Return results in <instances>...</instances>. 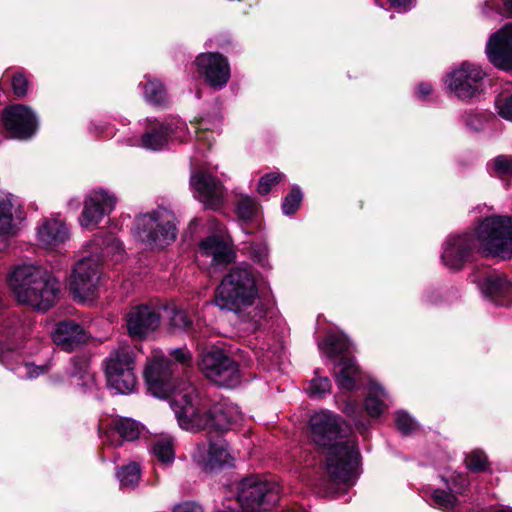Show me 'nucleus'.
I'll return each mask as SVG.
<instances>
[{
  "mask_svg": "<svg viewBox=\"0 0 512 512\" xmlns=\"http://www.w3.org/2000/svg\"><path fill=\"white\" fill-rule=\"evenodd\" d=\"M74 370L71 374L72 383L81 386H90L94 383V377L88 370L87 361L84 359H73Z\"/></svg>",
  "mask_w": 512,
  "mask_h": 512,
  "instance_id": "30",
  "label": "nucleus"
},
{
  "mask_svg": "<svg viewBox=\"0 0 512 512\" xmlns=\"http://www.w3.org/2000/svg\"><path fill=\"white\" fill-rule=\"evenodd\" d=\"M493 170L499 175H506L512 172V158L505 155L497 156L493 160Z\"/></svg>",
  "mask_w": 512,
  "mask_h": 512,
  "instance_id": "43",
  "label": "nucleus"
},
{
  "mask_svg": "<svg viewBox=\"0 0 512 512\" xmlns=\"http://www.w3.org/2000/svg\"><path fill=\"white\" fill-rule=\"evenodd\" d=\"M258 300L255 276L247 267H236L224 276L215 294V303L221 309L238 314L244 321L257 325L264 317Z\"/></svg>",
  "mask_w": 512,
  "mask_h": 512,
  "instance_id": "4",
  "label": "nucleus"
},
{
  "mask_svg": "<svg viewBox=\"0 0 512 512\" xmlns=\"http://www.w3.org/2000/svg\"><path fill=\"white\" fill-rule=\"evenodd\" d=\"M113 429L126 441L136 440L141 432L139 423L130 418H119L114 420Z\"/></svg>",
  "mask_w": 512,
  "mask_h": 512,
  "instance_id": "29",
  "label": "nucleus"
},
{
  "mask_svg": "<svg viewBox=\"0 0 512 512\" xmlns=\"http://www.w3.org/2000/svg\"><path fill=\"white\" fill-rule=\"evenodd\" d=\"M509 259L512 256V218L492 216L482 220L475 234L451 235L444 243L442 261L449 269H459L472 251Z\"/></svg>",
  "mask_w": 512,
  "mask_h": 512,
  "instance_id": "3",
  "label": "nucleus"
},
{
  "mask_svg": "<svg viewBox=\"0 0 512 512\" xmlns=\"http://www.w3.org/2000/svg\"><path fill=\"white\" fill-rule=\"evenodd\" d=\"M190 183L198 193L197 198L207 208L216 209L222 205L224 189L213 176L205 172H198L191 176Z\"/></svg>",
  "mask_w": 512,
  "mask_h": 512,
  "instance_id": "18",
  "label": "nucleus"
},
{
  "mask_svg": "<svg viewBox=\"0 0 512 512\" xmlns=\"http://www.w3.org/2000/svg\"><path fill=\"white\" fill-rule=\"evenodd\" d=\"M28 81L22 74H17L12 79L13 92L17 97H24L27 94Z\"/></svg>",
  "mask_w": 512,
  "mask_h": 512,
  "instance_id": "45",
  "label": "nucleus"
},
{
  "mask_svg": "<svg viewBox=\"0 0 512 512\" xmlns=\"http://www.w3.org/2000/svg\"><path fill=\"white\" fill-rule=\"evenodd\" d=\"M494 512H512V507L500 505L495 508Z\"/></svg>",
  "mask_w": 512,
  "mask_h": 512,
  "instance_id": "55",
  "label": "nucleus"
},
{
  "mask_svg": "<svg viewBox=\"0 0 512 512\" xmlns=\"http://www.w3.org/2000/svg\"><path fill=\"white\" fill-rule=\"evenodd\" d=\"M432 91V87L428 83H421L417 88V93L421 98H425Z\"/></svg>",
  "mask_w": 512,
  "mask_h": 512,
  "instance_id": "50",
  "label": "nucleus"
},
{
  "mask_svg": "<svg viewBox=\"0 0 512 512\" xmlns=\"http://www.w3.org/2000/svg\"><path fill=\"white\" fill-rule=\"evenodd\" d=\"M356 411V405L351 403V402H347L345 404V407H344V412L350 416V417H354V413Z\"/></svg>",
  "mask_w": 512,
  "mask_h": 512,
  "instance_id": "52",
  "label": "nucleus"
},
{
  "mask_svg": "<svg viewBox=\"0 0 512 512\" xmlns=\"http://www.w3.org/2000/svg\"><path fill=\"white\" fill-rule=\"evenodd\" d=\"M200 256L211 257L212 265L227 264L231 260V250L228 244L217 236H210L199 245Z\"/></svg>",
  "mask_w": 512,
  "mask_h": 512,
  "instance_id": "22",
  "label": "nucleus"
},
{
  "mask_svg": "<svg viewBox=\"0 0 512 512\" xmlns=\"http://www.w3.org/2000/svg\"><path fill=\"white\" fill-rule=\"evenodd\" d=\"M171 356H173V358H174L177 362H179V363H181V364H183V365H187V364H189V363H190V361H191V355H190V353H189L187 350H185V349H181V348H179V349H174V350H172V351H171Z\"/></svg>",
  "mask_w": 512,
  "mask_h": 512,
  "instance_id": "47",
  "label": "nucleus"
},
{
  "mask_svg": "<svg viewBox=\"0 0 512 512\" xmlns=\"http://www.w3.org/2000/svg\"><path fill=\"white\" fill-rule=\"evenodd\" d=\"M486 54L495 67L503 70L512 69V23L490 36Z\"/></svg>",
  "mask_w": 512,
  "mask_h": 512,
  "instance_id": "13",
  "label": "nucleus"
},
{
  "mask_svg": "<svg viewBox=\"0 0 512 512\" xmlns=\"http://www.w3.org/2000/svg\"><path fill=\"white\" fill-rule=\"evenodd\" d=\"M135 368H125L119 372L115 364L106 367V376L108 384L121 394H127L134 391L136 387Z\"/></svg>",
  "mask_w": 512,
  "mask_h": 512,
  "instance_id": "23",
  "label": "nucleus"
},
{
  "mask_svg": "<svg viewBox=\"0 0 512 512\" xmlns=\"http://www.w3.org/2000/svg\"><path fill=\"white\" fill-rule=\"evenodd\" d=\"M388 395L376 383H370L365 398V409L371 417H379L388 409Z\"/></svg>",
  "mask_w": 512,
  "mask_h": 512,
  "instance_id": "25",
  "label": "nucleus"
},
{
  "mask_svg": "<svg viewBox=\"0 0 512 512\" xmlns=\"http://www.w3.org/2000/svg\"><path fill=\"white\" fill-rule=\"evenodd\" d=\"M101 258L93 254L81 258L70 276V289L81 302L90 301L96 295L101 281Z\"/></svg>",
  "mask_w": 512,
  "mask_h": 512,
  "instance_id": "8",
  "label": "nucleus"
},
{
  "mask_svg": "<svg viewBox=\"0 0 512 512\" xmlns=\"http://www.w3.org/2000/svg\"><path fill=\"white\" fill-rule=\"evenodd\" d=\"M260 263H262L263 265H265V262H266V256H263L262 258H260L258 260Z\"/></svg>",
  "mask_w": 512,
  "mask_h": 512,
  "instance_id": "56",
  "label": "nucleus"
},
{
  "mask_svg": "<svg viewBox=\"0 0 512 512\" xmlns=\"http://www.w3.org/2000/svg\"><path fill=\"white\" fill-rule=\"evenodd\" d=\"M498 114L505 120L512 122V94L501 95L495 100Z\"/></svg>",
  "mask_w": 512,
  "mask_h": 512,
  "instance_id": "41",
  "label": "nucleus"
},
{
  "mask_svg": "<svg viewBox=\"0 0 512 512\" xmlns=\"http://www.w3.org/2000/svg\"><path fill=\"white\" fill-rule=\"evenodd\" d=\"M2 118L4 127L12 138L28 139L36 131V116L27 106H12L4 111Z\"/></svg>",
  "mask_w": 512,
  "mask_h": 512,
  "instance_id": "11",
  "label": "nucleus"
},
{
  "mask_svg": "<svg viewBox=\"0 0 512 512\" xmlns=\"http://www.w3.org/2000/svg\"><path fill=\"white\" fill-rule=\"evenodd\" d=\"M391 6L398 11H405L412 5L413 0H388Z\"/></svg>",
  "mask_w": 512,
  "mask_h": 512,
  "instance_id": "49",
  "label": "nucleus"
},
{
  "mask_svg": "<svg viewBox=\"0 0 512 512\" xmlns=\"http://www.w3.org/2000/svg\"><path fill=\"white\" fill-rule=\"evenodd\" d=\"M331 389V382L327 377H315L312 379L308 392L313 397H322Z\"/></svg>",
  "mask_w": 512,
  "mask_h": 512,
  "instance_id": "40",
  "label": "nucleus"
},
{
  "mask_svg": "<svg viewBox=\"0 0 512 512\" xmlns=\"http://www.w3.org/2000/svg\"><path fill=\"white\" fill-rule=\"evenodd\" d=\"M169 141L182 142L187 139V125L185 122L174 119L169 123L162 124Z\"/></svg>",
  "mask_w": 512,
  "mask_h": 512,
  "instance_id": "35",
  "label": "nucleus"
},
{
  "mask_svg": "<svg viewBox=\"0 0 512 512\" xmlns=\"http://www.w3.org/2000/svg\"><path fill=\"white\" fill-rule=\"evenodd\" d=\"M348 338L342 334L329 333L327 337L319 343L320 350L328 357L341 354L349 349Z\"/></svg>",
  "mask_w": 512,
  "mask_h": 512,
  "instance_id": "27",
  "label": "nucleus"
},
{
  "mask_svg": "<svg viewBox=\"0 0 512 512\" xmlns=\"http://www.w3.org/2000/svg\"><path fill=\"white\" fill-rule=\"evenodd\" d=\"M310 436L315 444L328 447L326 471L336 483L350 482L359 463L355 441L346 437L348 427L337 415L321 410L309 421Z\"/></svg>",
  "mask_w": 512,
  "mask_h": 512,
  "instance_id": "2",
  "label": "nucleus"
},
{
  "mask_svg": "<svg viewBox=\"0 0 512 512\" xmlns=\"http://www.w3.org/2000/svg\"><path fill=\"white\" fill-rule=\"evenodd\" d=\"M136 229L139 239L151 247L163 248L176 238L175 217L164 208L138 217Z\"/></svg>",
  "mask_w": 512,
  "mask_h": 512,
  "instance_id": "7",
  "label": "nucleus"
},
{
  "mask_svg": "<svg viewBox=\"0 0 512 512\" xmlns=\"http://www.w3.org/2000/svg\"><path fill=\"white\" fill-rule=\"evenodd\" d=\"M280 174L277 172L269 173L262 176L259 180L257 191L261 195L268 194L272 187L278 183Z\"/></svg>",
  "mask_w": 512,
  "mask_h": 512,
  "instance_id": "42",
  "label": "nucleus"
},
{
  "mask_svg": "<svg viewBox=\"0 0 512 512\" xmlns=\"http://www.w3.org/2000/svg\"><path fill=\"white\" fill-rule=\"evenodd\" d=\"M116 198L104 190L92 191L85 199L80 224L85 228L96 227L103 217L114 209Z\"/></svg>",
  "mask_w": 512,
  "mask_h": 512,
  "instance_id": "12",
  "label": "nucleus"
},
{
  "mask_svg": "<svg viewBox=\"0 0 512 512\" xmlns=\"http://www.w3.org/2000/svg\"><path fill=\"white\" fill-rule=\"evenodd\" d=\"M359 373V368L352 359H340L336 365L335 371L338 388L345 392L351 391L355 387Z\"/></svg>",
  "mask_w": 512,
  "mask_h": 512,
  "instance_id": "24",
  "label": "nucleus"
},
{
  "mask_svg": "<svg viewBox=\"0 0 512 512\" xmlns=\"http://www.w3.org/2000/svg\"><path fill=\"white\" fill-rule=\"evenodd\" d=\"M466 467L472 471H482L487 466V457L480 450H473L465 458Z\"/></svg>",
  "mask_w": 512,
  "mask_h": 512,
  "instance_id": "39",
  "label": "nucleus"
},
{
  "mask_svg": "<svg viewBox=\"0 0 512 512\" xmlns=\"http://www.w3.org/2000/svg\"><path fill=\"white\" fill-rule=\"evenodd\" d=\"M198 129H201V130L207 129L206 123L203 120L199 123ZM195 133H196L197 139L199 141H208L210 143V140L206 138L205 132H199L197 130V128H195Z\"/></svg>",
  "mask_w": 512,
  "mask_h": 512,
  "instance_id": "51",
  "label": "nucleus"
},
{
  "mask_svg": "<svg viewBox=\"0 0 512 512\" xmlns=\"http://www.w3.org/2000/svg\"><path fill=\"white\" fill-rule=\"evenodd\" d=\"M192 457L206 471L231 465L233 460L224 441L198 444L192 453Z\"/></svg>",
  "mask_w": 512,
  "mask_h": 512,
  "instance_id": "17",
  "label": "nucleus"
},
{
  "mask_svg": "<svg viewBox=\"0 0 512 512\" xmlns=\"http://www.w3.org/2000/svg\"><path fill=\"white\" fill-rule=\"evenodd\" d=\"M140 475V466L135 462L121 467L117 472V477L122 486L136 485L140 480Z\"/></svg>",
  "mask_w": 512,
  "mask_h": 512,
  "instance_id": "33",
  "label": "nucleus"
},
{
  "mask_svg": "<svg viewBox=\"0 0 512 512\" xmlns=\"http://www.w3.org/2000/svg\"><path fill=\"white\" fill-rule=\"evenodd\" d=\"M174 512H203L202 507L194 502H184L174 508Z\"/></svg>",
  "mask_w": 512,
  "mask_h": 512,
  "instance_id": "48",
  "label": "nucleus"
},
{
  "mask_svg": "<svg viewBox=\"0 0 512 512\" xmlns=\"http://www.w3.org/2000/svg\"><path fill=\"white\" fill-rule=\"evenodd\" d=\"M7 282L21 304L41 311L48 310L60 292L58 280L46 269L33 264L15 266Z\"/></svg>",
  "mask_w": 512,
  "mask_h": 512,
  "instance_id": "5",
  "label": "nucleus"
},
{
  "mask_svg": "<svg viewBox=\"0 0 512 512\" xmlns=\"http://www.w3.org/2000/svg\"><path fill=\"white\" fill-rule=\"evenodd\" d=\"M21 218V205L11 193L0 191V251L7 247V239L15 235Z\"/></svg>",
  "mask_w": 512,
  "mask_h": 512,
  "instance_id": "16",
  "label": "nucleus"
},
{
  "mask_svg": "<svg viewBox=\"0 0 512 512\" xmlns=\"http://www.w3.org/2000/svg\"><path fill=\"white\" fill-rule=\"evenodd\" d=\"M198 73L213 88H222L230 78L228 61L219 53L201 54L196 59Z\"/></svg>",
  "mask_w": 512,
  "mask_h": 512,
  "instance_id": "14",
  "label": "nucleus"
},
{
  "mask_svg": "<svg viewBox=\"0 0 512 512\" xmlns=\"http://www.w3.org/2000/svg\"><path fill=\"white\" fill-rule=\"evenodd\" d=\"M160 324V315L148 305L132 307L126 316L129 335L134 339H142L155 331Z\"/></svg>",
  "mask_w": 512,
  "mask_h": 512,
  "instance_id": "15",
  "label": "nucleus"
},
{
  "mask_svg": "<svg viewBox=\"0 0 512 512\" xmlns=\"http://www.w3.org/2000/svg\"><path fill=\"white\" fill-rule=\"evenodd\" d=\"M505 11L512 15V0H503Z\"/></svg>",
  "mask_w": 512,
  "mask_h": 512,
  "instance_id": "54",
  "label": "nucleus"
},
{
  "mask_svg": "<svg viewBox=\"0 0 512 512\" xmlns=\"http://www.w3.org/2000/svg\"><path fill=\"white\" fill-rule=\"evenodd\" d=\"M144 377L153 396L171 397L170 406L183 430L192 433L203 430L224 432L243 419L238 406L233 403L223 402L209 407L191 383L182 382L175 386L172 364L163 354L152 357Z\"/></svg>",
  "mask_w": 512,
  "mask_h": 512,
  "instance_id": "1",
  "label": "nucleus"
},
{
  "mask_svg": "<svg viewBox=\"0 0 512 512\" xmlns=\"http://www.w3.org/2000/svg\"><path fill=\"white\" fill-rule=\"evenodd\" d=\"M114 245H115V247H116L117 249L122 250V247H121V244H120V243L116 242V243H114Z\"/></svg>",
  "mask_w": 512,
  "mask_h": 512,
  "instance_id": "57",
  "label": "nucleus"
},
{
  "mask_svg": "<svg viewBox=\"0 0 512 512\" xmlns=\"http://www.w3.org/2000/svg\"><path fill=\"white\" fill-rule=\"evenodd\" d=\"M115 364L119 372L127 368H135L133 350L127 345H119L106 361V367Z\"/></svg>",
  "mask_w": 512,
  "mask_h": 512,
  "instance_id": "28",
  "label": "nucleus"
},
{
  "mask_svg": "<svg viewBox=\"0 0 512 512\" xmlns=\"http://www.w3.org/2000/svg\"><path fill=\"white\" fill-rule=\"evenodd\" d=\"M198 366L205 377L218 386L232 387L238 383V365L221 349L203 352Z\"/></svg>",
  "mask_w": 512,
  "mask_h": 512,
  "instance_id": "9",
  "label": "nucleus"
},
{
  "mask_svg": "<svg viewBox=\"0 0 512 512\" xmlns=\"http://www.w3.org/2000/svg\"><path fill=\"white\" fill-rule=\"evenodd\" d=\"M152 455L162 465H169L174 461V438L171 436H161L154 441L152 448Z\"/></svg>",
  "mask_w": 512,
  "mask_h": 512,
  "instance_id": "26",
  "label": "nucleus"
},
{
  "mask_svg": "<svg viewBox=\"0 0 512 512\" xmlns=\"http://www.w3.org/2000/svg\"><path fill=\"white\" fill-rule=\"evenodd\" d=\"M301 201L302 193L300 189L298 187H293L282 203L283 213L286 215L293 214L299 208Z\"/></svg>",
  "mask_w": 512,
  "mask_h": 512,
  "instance_id": "37",
  "label": "nucleus"
},
{
  "mask_svg": "<svg viewBox=\"0 0 512 512\" xmlns=\"http://www.w3.org/2000/svg\"><path fill=\"white\" fill-rule=\"evenodd\" d=\"M502 299H503V300H502V302H501V303H505V300H506V301H509L507 298H502Z\"/></svg>",
  "mask_w": 512,
  "mask_h": 512,
  "instance_id": "58",
  "label": "nucleus"
},
{
  "mask_svg": "<svg viewBox=\"0 0 512 512\" xmlns=\"http://www.w3.org/2000/svg\"><path fill=\"white\" fill-rule=\"evenodd\" d=\"M69 230L65 222L58 217L42 219L36 227L38 244L46 249H55L69 239Z\"/></svg>",
  "mask_w": 512,
  "mask_h": 512,
  "instance_id": "19",
  "label": "nucleus"
},
{
  "mask_svg": "<svg viewBox=\"0 0 512 512\" xmlns=\"http://www.w3.org/2000/svg\"><path fill=\"white\" fill-rule=\"evenodd\" d=\"M395 423L397 429L405 435L414 432L418 427L417 422L404 411L396 413Z\"/></svg>",
  "mask_w": 512,
  "mask_h": 512,
  "instance_id": "38",
  "label": "nucleus"
},
{
  "mask_svg": "<svg viewBox=\"0 0 512 512\" xmlns=\"http://www.w3.org/2000/svg\"><path fill=\"white\" fill-rule=\"evenodd\" d=\"M237 215L242 220H251L259 212L258 203L248 195H240L236 204Z\"/></svg>",
  "mask_w": 512,
  "mask_h": 512,
  "instance_id": "32",
  "label": "nucleus"
},
{
  "mask_svg": "<svg viewBox=\"0 0 512 512\" xmlns=\"http://www.w3.org/2000/svg\"><path fill=\"white\" fill-rule=\"evenodd\" d=\"M171 324L180 329H188L192 323L186 311L175 309L171 316Z\"/></svg>",
  "mask_w": 512,
  "mask_h": 512,
  "instance_id": "44",
  "label": "nucleus"
},
{
  "mask_svg": "<svg viewBox=\"0 0 512 512\" xmlns=\"http://www.w3.org/2000/svg\"><path fill=\"white\" fill-rule=\"evenodd\" d=\"M277 482L262 476H249L236 484L235 498L245 512L269 510L279 500Z\"/></svg>",
  "mask_w": 512,
  "mask_h": 512,
  "instance_id": "6",
  "label": "nucleus"
},
{
  "mask_svg": "<svg viewBox=\"0 0 512 512\" xmlns=\"http://www.w3.org/2000/svg\"><path fill=\"white\" fill-rule=\"evenodd\" d=\"M44 370L45 367H34L33 364H25L17 369L19 377L28 379H33L39 376L44 372Z\"/></svg>",
  "mask_w": 512,
  "mask_h": 512,
  "instance_id": "46",
  "label": "nucleus"
},
{
  "mask_svg": "<svg viewBox=\"0 0 512 512\" xmlns=\"http://www.w3.org/2000/svg\"><path fill=\"white\" fill-rule=\"evenodd\" d=\"M485 76L484 71L470 62H463L458 68L447 74L445 83L449 90L460 99L475 96Z\"/></svg>",
  "mask_w": 512,
  "mask_h": 512,
  "instance_id": "10",
  "label": "nucleus"
},
{
  "mask_svg": "<svg viewBox=\"0 0 512 512\" xmlns=\"http://www.w3.org/2000/svg\"><path fill=\"white\" fill-rule=\"evenodd\" d=\"M9 337H10V334H8V335H7V338H9ZM0 342H1V344H3V345H4V348H5V349H8V350H10V349H14V348H16V347H17V346H16V345H14L11 341H8V339H6L5 341H4V340H0Z\"/></svg>",
  "mask_w": 512,
  "mask_h": 512,
  "instance_id": "53",
  "label": "nucleus"
},
{
  "mask_svg": "<svg viewBox=\"0 0 512 512\" xmlns=\"http://www.w3.org/2000/svg\"><path fill=\"white\" fill-rule=\"evenodd\" d=\"M432 499L434 504L444 511H449L454 508L457 501L453 494L440 489H436L433 492Z\"/></svg>",
  "mask_w": 512,
  "mask_h": 512,
  "instance_id": "36",
  "label": "nucleus"
},
{
  "mask_svg": "<svg viewBox=\"0 0 512 512\" xmlns=\"http://www.w3.org/2000/svg\"><path fill=\"white\" fill-rule=\"evenodd\" d=\"M168 142L169 140L163 125H160L156 130H152L144 134L141 140L142 146L151 150H160L168 144Z\"/></svg>",
  "mask_w": 512,
  "mask_h": 512,
  "instance_id": "31",
  "label": "nucleus"
},
{
  "mask_svg": "<svg viewBox=\"0 0 512 512\" xmlns=\"http://www.w3.org/2000/svg\"><path fill=\"white\" fill-rule=\"evenodd\" d=\"M144 96L152 104H161L166 100V91L159 81L148 80L144 86Z\"/></svg>",
  "mask_w": 512,
  "mask_h": 512,
  "instance_id": "34",
  "label": "nucleus"
},
{
  "mask_svg": "<svg viewBox=\"0 0 512 512\" xmlns=\"http://www.w3.org/2000/svg\"><path fill=\"white\" fill-rule=\"evenodd\" d=\"M52 338L58 347L70 352L82 343H85L88 336L79 324L71 320H65L56 325Z\"/></svg>",
  "mask_w": 512,
  "mask_h": 512,
  "instance_id": "21",
  "label": "nucleus"
},
{
  "mask_svg": "<svg viewBox=\"0 0 512 512\" xmlns=\"http://www.w3.org/2000/svg\"><path fill=\"white\" fill-rule=\"evenodd\" d=\"M471 281L477 283L482 292L493 299L512 300V283L502 274L481 269L471 275Z\"/></svg>",
  "mask_w": 512,
  "mask_h": 512,
  "instance_id": "20",
  "label": "nucleus"
}]
</instances>
